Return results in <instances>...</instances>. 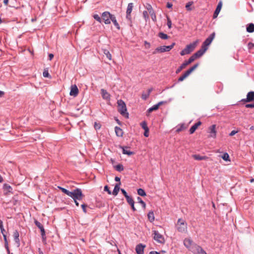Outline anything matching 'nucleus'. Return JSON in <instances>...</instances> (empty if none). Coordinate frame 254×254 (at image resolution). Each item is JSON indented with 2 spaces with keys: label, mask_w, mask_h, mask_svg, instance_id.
Returning <instances> with one entry per match:
<instances>
[{
  "label": "nucleus",
  "mask_w": 254,
  "mask_h": 254,
  "mask_svg": "<svg viewBox=\"0 0 254 254\" xmlns=\"http://www.w3.org/2000/svg\"><path fill=\"white\" fill-rule=\"evenodd\" d=\"M58 188H59L62 190V191L65 194H66V195L69 196L70 192V191L68 190H66L64 188L61 187H58Z\"/></svg>",
  "instance_id": "obj_36"
},
{
  "label": "nucleus",
  "mask_w": 254,
  "mask_h": 254,
  "mask_svg": "<svg viewBox=\"0 0 254 254\" xmlns=\"http://www.w3.org/2000/svg\"><path fill=\"white\" fill-rule=\"evenodd\" d=\"M192 157L196 160H205L207 158V157L205 156H200L199 155H193Z\"/></svg>",
  "instance_id": "obj_25"
},
{
  "label": "nucleus",
  "mask_w": 254,
  "mask_h": 254,
  "mask_svg": "<svg viewBox=\"0 0 254 254\" xmlns=\"http://www.w3.org/2000/svg\"><path fill=\"white\" fill-rule=\"evenodd\" d=\"M103 53L109 60H111L112 59V55L108 50L104 49L103 50Z\"/></svg>",
  "instance_id": "obj_31"
},
{
  "label": "nucleus",
  "mask_w": 254,
  "mask_h": 254,
  "mask_svg": "<svg viewBox=\"0 0 254 254\" xmlns=\"http://www.w3.org/2000/svg\"><path fill=\"white\" fill-rule=\"evenodd\" d=\"M198 64H195L189 69L187 70L182 75H181L178 79L179 81H183L187 78L196 67L198 66Z\"/></svg>",
  "instance_id": "obj_6"
},
{
  "label": "nucleus",
  "mask_w": 254,
  "mask_h": 254,
  "mask_svg": "<svg viewBox=\"0 0 254 254\" xmlns=\"http://www.w3.org/2000/svg\"><path fill=\"white\" fill-rule=\"evenodd\" d=\"M201 124V122L199 121L197 123L194 124V125L197 128Z\"/></svg>",
  "instance_id": "obj_61"
},
{
  "label": "nucleus",
  "mask_w": 254,
  "mask_h": 254,
  "mask_svg": "<svg viewBox=\"0 0 254 254\" xmlns=\"http://www.w3.org/2000/svg\"><path fill=\"white\" fill-rule=\"evenodd\" d=\"M247 31L249 33H253L254 32V24H248L247 26Z\"/></svg>",
  "instance_id": "obj_24"
},
{
  "label": "nucleus",
  "mask_w": 254,
  "mask_h": 254,
  "mask_svg": "<svg viewBox=\"0 0 254 254\" xmlns=\"http://www.w3.org/2000/svg\"><path fill=\"white\" fill-rule=\"evenodd\" d=\"M121 190L125 197H126L128 195L127 194V193L126 191L124 189H121Z\"/></svg>",
  "instance_id": "obj_56"
},
{
  "label": "nucleus",
  "mask_w": 254,
  "mask_h": 254,
  "mask_svg": "<svg viewBox=\"0 0 254 254\" xmlns=\"http://www.w3.org/2000/svg\"><path fill=\"white\" fill-rule=\"evenodd\" d=\"M201 124V122L199 121L197 123L194 124V125L197 128Z\"/></svg>",
  "instance_id": "obj_60"
},
{
  "label": "nucleus",
  "mask_w": 254,
  "mask_h": 254,
  "mask_svg": "<svg viewBox=\"0 0 254 254\" xmlns=\"http://www.w3.org/2000/svg\"><path fill=\"white\" fill-rule=\"evenodd\" d=\"M149 254H160L156 251H151L149 253Z\"/></svg>",
  "instance_id": "obj_64"
},
{
  "label": "nucleus",
  "mask_w": 254,
  "mask_h": 254,
  "mask_svg": "<svg viewBox=\"0 0 254 254\" xmlns=\"http://www.w3.org/2000/svg\"><path fill=\"white\" fill-rule=\"evenodd\" d=\"M94 127L96 130L99 129L101 128V125L100 124L95 122Z\"/></svg>",
  "instance_id": "obj_52"
},
{
  "label": "nucleus",
  "mask_w": 254,
  "mask_h": 254,
  "mask_svg": "<svg viewBox=\"0 0 254 254\" xmlns=\"http://www.w3.org/2000/svg\"><path fill=\"white\" fill-rule=\"evenodd\" d=\"M35 224L36 226L40 229L41 233V236L43 239V241H46V234H45V231L44 228L43 226L41 224L40 222L38 221L37 220L35 221Z\"/></svg>",
  "instance_id": "obj_11"
},
{
  "label": "nucleus",
  "mask_w": 254,
  "mask_h": 254,
  "mask_svg": "<svg viewBox=\"0 0 254 254\" xmlns=\"http://www.w3.org/2000/svg\"><path fill=\"white\" fill-rule=\"evenodd\" d=\"M137 200L138 202L140 203L143 208H145L146 207L145 203L142 200V199L140 197H137Z\"/></svg>",
  "instance_id": "obj_35"
},
{
  "label": "nucleus",
  "mask_w": 254,
  "mask_h": 254,
  "mask_svg": "<svg viewBox=\"0 0 254 254\" xmlns=\"http://www.w3.org/2000/svg\"><path fill=\"white\" fill-rule=\"evenodd\" d=\"M121 184V183H120L119 184H116V186H115V188L114 189V190L113 191V192H112V194L115 195V196H116L119 190H120V187H119V185Z\"/></svg>",
  "instance_id": "obj_26"
},
{
  "label": "nucleus",
  "mask_w": 254,
  "mask_h": 254,
  "mask_svg": "<svg viewBox=\"0 0 254 254\" xmlns=\"http://www.w3.org/2000/svg\"><path fill=\"white\" fill-rule=\"evenodd\" d=\"M149 96V94L148 93H143L142 94V96H141V98L143 100H146L148 97Z\"/></svg>",
  "instance_id": "obj_49"
},
{
  "label": "nucleus",
  "mask_w": 254,
  "mask_h": 254,
  "mask_svg": "<svg viewBox=\"0 0 254 254\" xmlns=\"http://www.w3.org/2000/svg\"><path fill=\"white\" fill-rule=\"evenodd\" d=\"M53 58H54V55L53 54H50L49 55V58L50 61L52 60Z\"/></svg>",
  "instance_id": "obj_62"
},
{
  "label": "nucleus",
  "mask_w": 254,
  "mask_h": 254,
  "mask_svg": "<svg viewBox=\"0 0 254 254\" xmlns=\"http://www.w3.org/2000/svg\"><path fill=\"white\" fill-rule=\"evenodd\" d=\"M120 148L122 149L123 153L124 154H127L128 155H132L134 154V153L133 152L127 150V149L128 148L127 147H124V146H120Z\"/></svg>",
  "instance_id": "obj_22"
},
{
  "label": "nucleus",
  "mask_w": 254,
  "mask_h": 254,
  "mask_svg": "<svg viewBox=\"0 0 254 254\" xmlns=\"http://www.w3.org/2000/svg\"><path fill=\"white\" fill-rule=\"evenodd\" d=\"M4 240V245L6 249L8 250V242L6 239V236L5 234H3V235Z\"/></svg>",
  "instance_id": "obj_44"
},
{
  "label": "nucleus",
  "mask_w": 254,
  "mask_h": 254,
  "mask_svg": "<svg viewBox=\"0 0 254 254\" xmlns=\"http://www.w3.org/2000/svg\"><path fill=\"white\" fill-rule=\"evenodd\" d=\"M104 191H107L108 194H111L112 193L111 190H109V188L108 186H105L104 189Z\"/></svg>",
  "instance_id": "obj_53"
},
{
  "label": "nucleus",
  "mask_w": 254,
  "mask_h": 254,
  "mask_svg": "<svg viewBox=\"0 0 254 254\" xmlns=\"http://www.w3.org/2000/svg\"><path fill=\"white\" fill-rule=\"evenodd\" d=\"M0 231H1V232L2 234V235H3V234H4V229L3 228V223H2V221H0Z\"/></svg>",
  "instance_id": "obj_45"
},
{
  "label": "nucleus",
  "mask_w": 254,
  "mask_h": 254,
  "mask_svg": "<svg viewBox=\"0 0 254 254\" xmlns=\"http://www.w3.org/2000/svg\"><path fill=\"white\" fill-rule=\"evenodd\" d=\"M209 133L210 135L209 137H212L213 138H216V125H213L209 128Z\"/></svg>",
  "instance_id": "obj_16"
},
{
  "label": "nucleus",
  "mask_w": 254,
  "mask_h": 254,
  "mask_svg": "<svg viewBox=\"0 0 254 254\" xmlns=\"http://www.w3.org/2000/svg\"><path fill=\"white\" fill-rule=\"evenodd\" d=\"M43 75L45 77H51L48 70H44V71L43 72Z\"/></svg>",
  "instance_id": "obj_46"
},
{
  "label": "nucleus",
  "mask_w": 254,
  "mask_h": 254,
  "mask_svg": "<svg viewBox=\"0 0 254 254\" xmlns=\"http://www.w3.org/2000/svg\"><path fill=\"white\" fill-rule=\"evenodd\" d=\"M167 25L169 29H171L172 27V21L170 18L169 17H167Z\"/></svg>",
  "instance_id": "obj_47"
},
{
  "label": "nucleus",
  "mask_w": 254,
  "mask_h": 254,
  "mask_svg": "<svg viewBox=\"0 0 254 254\" xmlns=\"http://www.w3.org/2000/svg\"><path fill=\"white\" fill-rule=\"evenodd\" d=\"M137 193L138 195L142 196H144L146 195L145 191L142 189H139L137 190Z\"/></svg>",
  "instance_id": "obj_33"
},
{
  "label": "nucleus",
  "mask_w": 254,
  "mask_h": 254,
  "mask_svg": "<svg viewBox=\"0 0 254 254\" xmlns=\"http://www.w3.org/2000/svg\"><path fill=\"white\" fill-rule=\"evenodd\" d=\"M116 170L119 172H121L124 170V166L122 164H118L115 167Z\"/></svg>",
  "instance_id": "obj_34"
},
{
  "label": "nucleus",
  "mask_w": 254,
  "mask_h": 254,
  "mask_svg": "<svg viewBox=\"0 0 254 254\" xmlns=\"http://www.w3.org/2000/svg\"><path fill=\"white\" fill-rule=\"evenodd\" d=\"M176 228L179 232H185L187 230V224L185 220L180 218L176 224Z\"/></svg>",
  "instance_id": "obj_4"
},
{
  "label": "nucleus",
  "mask_w": 254,
  "mask_h": 254,
  "mask_svg": "<svg viewBox=\"0 0 254 254\" xmlns=\"http://www.w3.org/2000/svg\"><path fill=\"white\" fill-rule=\"evenodd\" d=\"M144 135L145 137H148L149 136V129L144 130Z\"/></svg>",
  "instance_id": "obj_58"
},
{
  "label": "nucleus",
  "mask_w": 254,
  "mask_h": 254,
  "mask_svg": "<svg viewBox=\"0 0 254 254\" xmlns=\"http://www.w3.org/2000/svg\"><path fill=\"white\" fill-rule=\"evenodd\" d=\"M215 37V33H212L203 43L201 47L203 48H206V50H207L208 46L211 43L213 39Z\"/></svg>",
  "instance_id": "obj_9"
},
{
  "label": "nucleus",
  "mask_w": 254,
  "mask_h": 254,
  "mask_svg": "<svg viewBox=\"0 0 254 254\" xmlns=\"http://www.w3.org/2000/svg\"><path fill=\"white\" fill-rule=\"evenodd\" d=\"M147 216H148V218L149 220L151 222H153L155 218H154L153 212H152V211L149 212L147 215Z\"/></svg>",
  "instance_id": "obj_28"
},
{
  "label": "nucleus",
  "mask_w": 254,
  "mask_h": 254,
  "mask_svg": "<svg viewBox=\"0 0 254 254\" xmlns=\"http://www.w3.org/2000/svg\"><path fill=\"white\" fill-rule=\"evenodd\" d=\"M219 13L218 12H217L216 11H214V14H213V18H216L218 15Z\"/></svg>",
  "instance_id": "obj_63"
},
{
  "label": "nucleus",
  "mask_w": 254,
  "mask_h": 254,
  "mask_svg": "<svg viewBox=\"0 0 254 254\" xmlns=\"http://www.w3.org/2000/svg\"><path fill=\"white\" fill-rule=\"evenodd\" d=\"M197 128L193 125L190 129V134L193 133Z\"/></svg>",
  "instance_id": "obj_50"
},
{
  "label": "nucleus",
  "mask_w": 254,
  "mask_h": 254,
  "mask_svg": "<svg viewBox=\"0 0 254 254\" xmlns=\"http://www.w3.org/2000/svg\"><path fill=\"white\" fill-rule=\"evenodd\" d=\"M149 14L150 15L152 20L154 22H156V14H155L154 11L149 13Z\"/></svg>",
  "instance_id": "obj_39"
},
{
  "label": "nucleus",
  "mask_w": 254,
  "mask_h": 254,
  "mask_svg": "<svg viewBox=\"0 0 254 254\" xmlns=\"http://www.w3.org/2000/svg\"><path fill=\"white\" fill-rule=\"evenodd\" d=\"M116 134L118 136L121 137L123 135V130L119 127H116L115 128Z\"/></svg>",
  "instance_id": "obj_23"
},
{
  "label": "nucleus",
  "mask_w": 254,
  "mask_h": 254,
  "mask_svg": "<svg viewBox=\"0 0 254 254\" xmlns=\"http://www.w3.org/2000/svg\"><path fill=\"white\" fill-rule=\"evenodd\" d=\"M118 111L123 116L128 118V113L127 112V109L125 103L122 100L118 101Z\"/></svg>",
  "instance_id": "obj_1"
},
{
  "label": "nucleus",
  "mask_w": 254,
  "mask_h": 254,
  "mask_svg": "<svg viewBox=\"0 0 254 254\" xmlns=\"http://www.w3.org/2000/svg\"><path fill=\"white\" fill-rule=\"evenodd\" d=\"M154 239L159 243L162 244L164 242V239L162 235L158 231H154Z\"/></svg>",
  "instance_id": "obj_12"
},
{
  "label": "nucleus",
  "mask_w": 254,
  "mask_h": 254,
  "mask_svg": "<svg viewBox=\"0 0 254 254\" xmlns=\"http://www.w3.org/2000/svg\"><path fill=\"white\" fill-rule=\"evenodd\" d=\"M158 36L162 39H168V36L163 32H160L158 34Z\"/></svg>",
  "instance_id": "obj_32"
},
{
  "label": "nucleus",
  "mask_w": 254,
  "mask_h": 254,
  "mask_svg": "<svg viewBox=\"0 0 254 254\" xmlns=\"http://www.w3.org/2000/svg\"><path fill=\"white\" fill-rule=\"evenodd\" d=\"M175 45V43H173L172 44V45H171L170 46H160V47H157L155 50V51L153 52V54H155L157 52L163 53L165 52H169L174 47Z\"/></svg>",
  "instance_id": "obj_5"
},
{
  "label": "nucleus",
  "mask_w": 254,
  "mask_h": 254,
  "mask_svg": "<svg viewBox=\"0 0 254 254\" xmlns=\"http://www.w3.org/2000/svg\"><path fill=\"white\" fill-rule=\"evenodd\" d=\"M3 188L5 190H8L9 192H10V190H12L11 187L9 185H8L7 184H4V185Z\"/></svg>",
  "instance_id": "obj_51"
},
{
  "label": "nucleus",
  "mask_w": 254,
  "mask_h": 254,
  "mask_svg": "<svg viewBox=\"0 0 254 254\" xmlns=\"http://www.w3.org/2000/svg\"><path fill=\"white\" fill-rule=\"evenodd\" d=\"M19 234L17 230H15L13 232V237H14V239L15 243L17 245V247H19L20 245V240L19 239Z\"/></svg>",
  "instance_id": "obj_21"
},
{
  "label": "nucleus",
  "mask_w": 254,
  "mask_h": 254,
  "mask_svg": "<svg viewBox=\"0 0 254 254\" xmlns=\"http://www.w3.org/2000/svg\"><path fill=\"white\" fill-rule=\"evenodd\" d=\"M221 7H222V2H220L218 4L215 11L219 13L221 10Z\"/></svg>",
  "instance_id": "obj_43"
},
{
  "label": "nucleus",
  "mask_w": 254,
  "mask_h": 254,
  "mask_svg": "<svg viewBox=\"0 0 254 254\" xmlns=\"http://www.w3.org/2000/svg\"><path fill=\"white\" fill-rule=\"evenodd\" d=\"M113 24H114V25L116 27V28L118 29H120V26H119V24H118L117 20H116V17L113 15V16L112 17V19H111V20Z\"/></svg>",
  "instance_id": "obj_27"
},
{
  "label": "nucleus",
  "mask_w": 254,
  "mask_h": 254,
  "mask_svg": "<svg viewBox=\"0 0 254 254\" xmlns=\"http://www.w3.org/2000/svg\"><path fill=\"white\" fill-rule=\"evenodd\" d=\"M191 252L194 254H207L201 247L196 244L193 245L191 247Z\"/></svg>",
  "instance_id": "obj_8"
},
{
  "label": "nucleus",
  "mask_w": 254,
  "mask_h": 254,
  "mask_svg": "<svg viewBox=\"0 0 254 254\" xmlns=\"http://www.w3.org/2000/svg\"><path fill=\"white\" fill-rule=\"evenodd\" d=\"M190 58L188 61H185L182 64L181 66L177 69L176 73L180 72L183 69H184L187 65L191 63L193 61Z\"/></svg>",
  "instance_id": "obj_15"
},
{
  "label": "nucleus",
  "mask_w": 254,
  "mask_h": 254,
  "mask_svg": "<svg viewBox=\"0 0 254 254\" xmlns=\"http://www.w3.org/2000/svg\"><path fill=\"white\" fill-rule=\"evenodd\" d=\"M78 93V89L76 85H74L71 86L70 95L76 97Z\"/></svg>",
  "instance_id": "obj_18"
},
{
  "label": "nucleus",
  "mask_w": 254,
  "mask_h": 254,
  "mask_svg": "<svg viewBox=\"0 0 254 254\" xmlns=\"http://www.w3.org/2000/svg\"><path fill=\"white\" fill-rule=\"evenodd\" d=\"M222 159L225 161H229V155L227 153H225L222 156Z\"/></svg>",
  "instance_id": "obj_40"
},
{
  "label": "nucleus",
  "mask_w": 254,
  "mask_h": 254,
  "mask_svg": "<svg viewBox=\"0 0 254 254\" xmlns=\"http://www.w3.org/2000/svg\"><path fill=\"white\" fill-rule=\"evenodd\" d=\"M133 8V3H129L128 4L127 9V16L126 17L127 19L130 20L131 19V16L130 13L132 10Z\"/></svg>",
  "instance_id": "obj_17"
},
{
  "label": "nucleus",
  "mask_w": 254,
  "mask_h": 254,
  "mask_svg": "<svg viewBox=\"0 0 254 254\" xmlns=\"http://www.w3.org/2000/svg\"><path fill=\"white\" fill-rule=\"evenodd\" d=\"M101 93L102 97L104 99L109 100L110 98V95L109 93L105 89H102L101 90Z\"/></svg>",
  "instance_id": "obj_20"
},
{
  "label": "nucleus",
  "mask_w": 254,
  "mask_h": 254,
  "mask_svg": "<svg viewBox=\"0 0 254 254\" xmlns=\"http://www.w3.org/2000/svg\"><path fill=\"white\" fill-rule=\"evenodd\" d=\"M245 107L247 108H254V103L253 104H248L245 105Z\"/></svg>",
  "instance_id": "obj_54"
},
{
  "label": "nucleus",
  "mask_w": 254,
  "mask_h": 254,
  "mask_svg": "<svg viewBox=\"0 0 254 254\" xmlns=\"http://www.w3.org/2000/svg\"><path fill=\"white\" fill-rule=\"evenodd\" d=\"M81 207L82 208V210H83V211L84 212V213H86L87 212L86 209V205L84 204H83L81 205Z\"/></svg>",
  "instance_id": "obj_57"
},
{
  "label": "nucleus",
  "mask_w": 254,
  "mask_h": 254,
  "mask_svg": "<svg viewBox=\"0 0 254 254\" xmlns=\"http://www.w3.org/2000/svg\"><path fill=\"white\" fill-rule=\"evenodd\" d=\"M254 101V91H250L248 93L247 98L243 99L242 101L244 102H250Z\"/></svg>",
  "instance_id": "obj_13"
},
{
  "label": "nucleus",
  "mask_w": 254,
  "mask_h": 254,
  "mask_svg": "<svg viewBox=\"0 0 254 254\" xmlns=\"http://www.w3.org/2000/svg\"><path fill=\"white\" fill-rule=\"evenodd\" d=\"M206 51V48H203V47H201V48L200 50L194 53L190 58L192 59V61L193 62L196 59L201 57L204 54Z\"/></svg>",
  "instance_id": "obj_10"
},
{
  "label": "nucleus",
  "mask_w": 254,
  "mask_h": 254,
  "mask_svg": "<svg viewBox=\"0 0 254 254\" xmlns=\"http://www.w3.org/2000/svg\"><path fill=\"white\" fill-rule=\"evenodd\" d=\"M159 107L158 106V105H157V104L156 105H153L151 108H149L147 111L148 113H151L153 111L157 110L159 108Z\"/></svg>",
  "instance_id": "obj_30"
},
{
  "label": "nucleus",
  "mask_w": 254,
  "mask_h": 254,
  "mask_svg": "<svg viewBox=\"0 0 254 254\" xmlns=\"http://www.w3.org/2000/svg\"><path fill=\"white\" fill-rule=\"evenodd\" d=\"M94 18L97 21L99 22L100 23H101L102 20L100 17L97 14H94L93 15Z\"/></svg>",
  "instance_id": "obj_48"
},
{
  "label": "nucleus",
  "mask_w": 254,
  "mask_h": 254,
  "mask_svg": "<svg viewBox=\"0 0 254 254\" xmlns=\"http://www.w3.org/2000/svg\"><path fill=\"white\" fill-rule=\"evenodd\" d=\"M185 246L191 251V247L193 245H195L192 241L190 238H186L184 241Z\"/></svg>",
  "instance_id": "obj_14"
},
{
  "label": "nucleus",
  "mask_w": 254,
  "mask_h": 254,
  "mask_svg": "<svg viewBox=\"0 0 254 254\" xmlns=\"http://www.w3.org/2000/svg\"><path fill=\"white\" fill-rule=\"evenodd\" d=\"M193 4V2L192 1H189V2H188L186 5V8H187V9L188 10H191V8H190V6Z\"/></svg>",
  "instance_id": "obj_42"
},
{
  "label": "nucleus",
  "mask_w": 254,
  "mask_h": 254,
  "mask_svg": "<svg viewBox=\"0 0 254 254\" xmlns=\"http://www.w3.org/2000/svg\"><path fill=\"white\" fill-rule=\"evenodd\" d=\"M114 15H112L108 11H105L102 14V18L106 24H109L111 23V20L112 17Z\"/></svg>",
  "instance_id": "obj_7"
},
{
  "label": "nucleus",
  "mask_w": 254,
  "mask_h": 254,
  "mask_svg": "<svg viewBox=\"0 0 254 254\" xmlns=\"http://www.w3.org/2000/svg\"><path fill=\"white\" fill-rule=\"evenodd\" d=\"M140 126L144 130L149 129L147 127V124L145 121L141 123Z\"/></svg>",
  "instance_id": "obj_41"
},
{
  "label": "nucleus",
  "mask_w": 254,
  "mask_h": 254,
  "mask_svg": "<svg viewBox=\"0 0 254 254\" xmlns=\"http://www.w3.org/2000/svg\"><path fill=\"white\" fill-rule=\"evenodd\" d=\"M238 132V130H232L230 133H229V135L231 136H232L233 135H234L235 134H236Z\"/></svg>",
  "instance_id": "obj_55"
},
{
  "label": "nucleus",
  "mask_w": 254,
  "mask_h": 254,
  "mask_svg": "<svg viewBox=\"0 0 254 254\" xmlns=\"http://www.w3.org/2000/svg\"><path fill=\"white\" fill-rule=\"evenodd\" d=\"M173 4L171 3L168 2L167 3V7L168 8H171L172 7Z\"/></svg>",
  "instance_id": "obj_59"
},
{
  "label": "nucleus",
  "mask_w": 254,
  "mask_h": 254,
  "mask_svg": "<svg viewBox=\"0 0 254 254\" xmlns=\"http://www.w3.org/2000/svg\"><path fill=\"white\" fill-rule=\"evenodd\" d=\"M126 198L127 199V202H128V203L129 204H132L133 203H134L133 199H132V198L131 196L128 195L126 197Z\"/></svg>",
  "instance_id": "obj_37"
},
{
  "label": "nucleus",
  "mask_w": 254,
  "mask_h": 254,
  "mask_svg": "<svg viewBox=\"0 0 254 254\" xmlns=\"http://www.w3.org/2000/svg\"><path fill=\"white\" fill-rule=\"evenodd\" d=\"M148 13H149V12L147 10L143 11V13H142L143 17L146 22L148 21L149 20Z\"/></svg>",
  "instance_id": "obj_29"
},
{
  "label": "nucleus",
  "mask_w": 254,
  "mask_h": 254,
  "mask_svg": "<svg viewBox=\"0 0 254 254\" xmlns=\"http://www.w3.org/2000/svg\"><path fill=\"white\" fill-rule=\"evenodd\" d=\"M197 41H196L193 42L192 43L188 45L186 47V48L181 52V53H180L181 55L184 56L185 55L189 54L190 53L195 49V48L197 45Z\"/></svg>",
  "instance_id": "obj_3"
},
{
  "label": "nucleus",
  "mask_w": 254,
  "mask_h": 254,
  "mask_svg": "<svg viewBox=\"0 0 254 254\" xmlns=\"http://www.w3.org/2000/svg\"><path fill=\"white\" fill-rule=\"evenodd\" d=\"M145 245L141 244H138L136 246L135 251L137 254H143Z\"/></svg>",
  "instance_id": "obj_19"
},
{
  "label": "nucleus",
  "mask_w": 254,
  "mask_h": 254,
  "mask_svg": "<svg viewBox=\"0 0 254 254\" xmlns=\"http://www.w3.org/2000/svg\"><path fill=\"white\" fill-rule=\"evenodd\" d=\"M83 194L81 189L77 188L73 191H70L69 196L71 197L73 200H80L83 197Z\"/></svg>",
  "instance_id": "obj_2"
},
{
  "label": "nucleus",
  "mask_w": 254,
  "mask_h": 254,
  "mask_svg": "<svg viewBox=\"0 0 254 254\" xmlns=\"http://www.w3.org/2000/svg\"><path fill=\"white\" fill-rule=\"evenodd\" d=\"M145 8L147 9V11H148L149 13L154 11V10L153 9L152 6L150 4H146Z\"/></svg>",
  "instance_id": "obj_38"
}]
</instances>
